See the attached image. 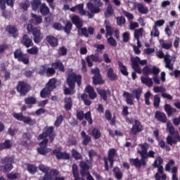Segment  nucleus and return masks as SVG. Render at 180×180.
Listing matches in <instances>:
<instances>
[{"label":"nucleus","mask_w":180,"mask_h":180,"mask_svg":"<svg viewBox=\"0 0 180 180\" xmlns=\"http://www.w3.org/2000/svg\"><path fill=\"white\" fill-rule=\"evenodd\" d=\"M148 158H155V152L154 150H150L147 152L143 158L141 160L139 158H130L129 162L131 165H134L136 168H141V167H147Z\"/></svg>","instance_id":"obj_1"},{"label":"nucleus","mask_w":180,"mask_h":180,"mask_svg":"<svg viewBox=\"0 0 180 180\" xmlns=\"http://www.w3.org/2000/svg\"><path fill=\"white\" fill-rule=\"evenodd\" d=\"M164 159L161 156H158L152 164L153 168H158V172L155 174V180H167V174H164Z\"/></svg>","instance_id":"obj_2"},{"label":"nucleus","mask_w":180,"mask_h":180,"mask_svg":"<svg viewBox=\"0 0 180 180\" xmlns=\"http://www.w3.org/2000/svg\"><path fill=\"white\" fill-rule=\"evenodd\" d=\"M141 94H143V89L138 88L134 89L131 94L127 91H124L122 96L125 98V101L127 105H130V106H131L134 105L133 98H136L139 102L140 101V98H141Z\"/></svg>","instance_id":"obj_3"},{"label":"nucleus","mask_w":180,"mask_h":180,"mask_svg":"<svg viewBox=\"0 0 180 180\" xmlns=\"http://www.w3.org/2000/svg\"><path fill=\"white\" fill-rule=\"evenodd\" d=\"M1 164H4V165H0V172H11L13 168V163L15 162V157L13 156H6L0 159Z\"/></svg>","instance_id":"obj_4"},{"label":"nucleus","mask_w":180,"mask_h":180,"mask_svg":"<svg viewBox=\"0 0 180 180\" xmlns=\"http://www.w3.org/2000/svg\"><path fill=\"white\" fill-rule=\"evenodd\" d=\"M75 83L78 86L82 84V76L77 75L75 72H72L68 75L67 78V84L70 89H75Z\"/></svg>","instance_id":"obj_5"},{"label":"nucleus","mask_w":180,"mask_h":180,"mask_svg":"<svg viewBox=\"0 0 180 180\" xmlns=\"http://www.w3.org/2000/svg\"><path fill=\"white\" fill-rule=\"evenodd\" d=\"M116 154H117V150L115 148H112L108 150V157L103 158L105 171H109V163L110 168H113V165L115 164V157H116Z\"/></svg>","instance_id":"obj_6"},{"label":"nucleus","mask_w":180,"mask_h":180,"mask_svg":"<svg viewBox=\"0 0 180 180\" xmlns=\"http://www.w3.org/2000/svg\"><path fill=\"white\" fill-rule=\"evenodd\" d=\"M27 31L30 34H32L34 42L36 44L41 43V40H43V34H41L40 29L33 26L32 24H27Z\"/></svg>","instance_id":"obj_7"},{"label":"nucleus","mask_w":180,"mask_h":180,"mask_svg":"<svg viewBox=\"0 0 180 180\" xmlns=\"http://www.w3.org/2000/svg\"><path fill=\"white\" fill-rule=\"evenodd\" d=\"M56 84H57V79H56V78L50 79L46 84V87L40 91V96L42 98H47V96L57 88Z\"/></svg>","instance_id":"obj_8"},{"label":"nucleus","mask_w":180,"mask_h":180,"mask_svg":"<svg viewBox=\"0 0 180 180\" xmlns=\"http://www.w3.org/2000/svg\"><path fill=\"white\" fill-rule=\"evenodd\" d=\"M71 21L78 30H81V33L83 36H84V37H89V34H88V30L86 27L82 28L84 26V21L81 20L79 16L77 15L72 16Z\"/></svg>","instance_id":"obj_9"},{"label":"nucleus","mask_w":180,"mask_h":180,"mask_svg":"<svg viewBox=\"0 0 180 180\" xmlns=\"http://www.w3.org/2000/svg\"><path fill=\"white\" fill-rule=\"evenodd\" d=\"M13 117L16 119V120L23 122V123L28 124V126H34L37 123L36 119H32V117L29 116H25L23 115V112H13Z\"/></svg>","instance_id":"obj_10"},{"label":"nucleus","mask_w":180,"mask_h":180,"mask_svg":"<svg viewBox=\"0 0 180 180\" xmlns=\"http://www.w3.org/2000/svg\"><path fill=\"white\" fill-rule=\"evenodd\" d=\"M44 130L45 131L39 135V139L43 140L46 139V137H49L50 143H53L54 141V139H56V131H54V127H45Z\"/></svg>","instance_id":"obj_11"},{"label":"nucleus","mask_w":180,"mask_h":180,"mask_svg":"<svg viewBox=\"0 0 180 180\" xmlns=\"http://www.w3.org/2000/svg\"><path fill=\"white\" fill-rule=\"evenodd\" d=\"M15 89L20 94V96H26L28 92L30 91V89H32V86L26 82L19 81Z\"/></svg>","instance_id":"obj_12"},{"label":"nucleus","mask_w":180,"mask_h":180,"mask_svg":"<svg viewBox=\"0 0 180 180\" xmlns=\"http://www.w3.org/2000/svg\"><path fill=\"white\" fill-rule=\"evenodd\" d=\"M91 72L94 75L91 78L93 85H103L105 84V80L102 77L99 68H96L95 69H91Z\"/></svg>","instance_id":"obj_13"},{"label":"nucleus","mask_w":180,"mask_h":180,"mask_svg":"<svg viewBox=\"0 0 180 180\" xmlns=\"http://www.w3.org/2000/svg\"><path fill=\"white\" fill-rule=\"evenodd\" d=\"M131 63L132 64L133 70L136 71L137 74H141L142 72L140 65H147V60H141L139 56L131 58ZM139 64H140V65Z\"/></svg>","instance_id":"obj_14"},{"label":"nucleus","mask_w":180,"mask_h":180,"mask_svg":"<svg viewBox=\"0 0 180 180\" xmlns=\"http://www.w3.org/2000/svg\"><path fill=\"white\" fill-rule=\"evenodd\" d=\"M14 58L18 60L20 63H22L25 65H27L30 63L29 56L26 53H24L22 49H15L14 53Z\"/></svg>","instance_id":"obj_15"},{"label":"nucleus","mask_w":180,"mask_h":180,"mask_svg":"<svg viewBox=\"0 0 180 180\" xmlns=\"http://www.w3.org/2000/svg\"><path fill=\"white\" fill-rule=\"evenodd\" d=\"M47 144H49L48 139H43L42 141L39 142V147L37 148L38 154L40 155H46L49 154V153H51V148H49Z\"/></svg>","instance_id":"obj_16"},{"label":"nucleus","mask_w":180,"mask_h":180,"mask_svg":"<svg viewBox=\"0 0 180 180\" xmlns=\"http://www.w3.org/2000/svg\"><path fill=\"white\" fill-rule=\"evenodd\" d=\"M94 1L96 6L92 2H88L86 4L87 9L90 11L91 13H100L101 9L99 8L103 5V3L101 0H94Z\"/></svg>","instance_id":"obj_17"},{"label":"nucleus","mask_w":180,"mask_h":180,"mask_svg":"<svg viewBox=\"0 0 180 180\" xmlns=\"http://www.w3.org/2000/svg\"><path fill=\"white\" fill-rule=\"evenodd\" d=\"M142 72L143 75H146L147 77H148V75H151V74H153V75H158L160 74V68L154 66L151 69L148 65H146L143 68Z\"/></svg>","instance_id":"obj_18"},{"label":"nucleus","mask_w":180,"mask_h":180,"mask_svg":"<svg viewBox=\"0 0 180 180\" xmlns=\"http://www.w3.org/2000/svg\"><path fill=\"white\" fill-rule=\"evenodd\" d=\"M52 154H55L58 160H70V153L61 152V148H60L53 150Z\"/></svg>","instance_id":"obj_19"},{"label":"nucleus","mask_w":180,"mask_h":180,"mask_svg":"<svg viewBox=\"0 0 180 180\" xmlns=\"http://www.w3.org/2000/svg\"><path fill=\"white\" fill-rule=\"evenodd\" d=\"M144 130V127L139 120H134V124L132 125L131 132L134 136H137V133H140Z\"/></svg>","instance_id":"obj_20"},{"label":"nucleus","mask_w":180,"mask_h":180,"mask_svg":"<svg viewBox=\"0 0 180 180\" xmlns=\"http://www.w3.org/2000/svg\"><path fill=\"white\" fill-rule=\"evenodd\" d=\"M20 43L22 44V46H25L26 49H29L30 47H33V46H34L32 38H30V37L26 34L22 35Z\"/></svg>","instance_id":"obj_21"},{"label":"nucleus","mask_w":180,"mask_h":180,"mask_svg":"<svg viewBox=\"0 0 180 180\" xmlns=\"http://www.w3.org/2000/svg\"><path fill=\"white\" fill-rule=\"evenodd\" d=\"M178 141L180 143V136L179 133L176 132L174 134V138L172 136L169 135L166 137V143L169 146H173L174 144H176Z\"/></svg>","instance_id":"obj_22"},{"label":"nucleus","mask_w":180,"mask_h":180,"mask_svg":"<svg viewBox=\"0 0 180 180\" xmlns=\"http://www.w3.org/2000/svg\"><path fill=\"white\" fill-rule=\"evenodd\" d=\"M139 147L141 150H137V153L139 154L141 160H143V157L147 154L148 148H150V145L147 143H143L140 144Z\"/></svg>","instance_id":"obj_23"},{"label":"nucleus","mask_w":180,"mask_h":180,"mask_svg":"<svg viewBox=\"0 0 180 180\" xmlns=\"http://www.w3.org/2000/svg\"><path fill=\"white\" fill-rule=\"evenodd\" d=\"M60 172L56 169H51L49 174H45L39 180H53V176H58Z\"/></svg>","instance_id":"obj_24"},{"label":"nucleus","mask_w":180,"mask_h":180,"mask_svg":"<svg viewBox=\"0 0 180 180\" xmlns=\"http://www.w3.org/2000/svg\"><path fill=\"white\" fill-rule=\"evenodd\" d=\"M79 167L81 168L80 174L82 176H86V175H88L89 172V165L86 163L85 161H80L79 162Z\"/></svg>","instance_id":"obj_25"},{"label":"nucleus","mask_w":180,"mask_h":180,"mask_svg":"<svg viewBox=\"0 0 180 180\" xmlns=\"http://www.w3.org/2000/svg\"><path fill=\"white\" fill-rule=\"evenodd\" d=\"M70 11L71 12H77V11H78L79 15H81V16H85V15H86V11L84 9V4H77L76 6H75L74 7H72Z\"/></svg>","instance_id":"obj_26"},{"label":"nucleus","mask_w":180,"mask_h":180,"mask_svg":"<svg viewBox=\"0 0 180 180\" xmlns=\"http://www.w3.org/2000/svg\"><path fill=\"white\" fill-rule=\"evenodd\" d=\"M84 92L86 94H89V99L94 100L96 98V92H95V89L92 87L91 85H87L84 89Z\"/></svg>","instance_id":"obj_27"},{"label":"nucleus","mask_w":180,"mask_h":180,"mask_svg":"<svg viewBox=\"0 0 180 180\" xmlns=\"http://www.w3.org/2000/svg\"><path fill=\"white\" fill-rule=\"evenodd\" d=\"M46 40L51 47H57L58 46V39L54 36L48 35L46 37Z\"/></svg>","instance_id":"obj_28"},{"label":"nucleus","mask_w":180,"mask_h":180,"mask_svg":"<svg viewBox=\"0 0 180 180\" xmlns=\"http://www.w3.org/2000/svg\"><path fill=\"white\" fill-rule=\"evenodd\" d=\"M155 119H157L158 122H161V123H167V115L165 112H162L161 111H156L155 113Z\"/></svg>","instance_id":"obj_29"},{"label":"nucleus","mask_w":180,"mask_h":180,"mask_svg":"<svg viewBox=\"0 0 180 180\" xmlns=\"http://www.w3.org/2000/svg\"><path fill=\"white\" fill-rule=\"evenodd\" d=\"M6 32H8V33H9V34H13V37L14 38L18 37V27L15 26V25H8L6 27Z\"/></svg>","instance_id":"obj_30"},{"label":"nucleus","mask_w":180,"mask_h":180,"mask_svg":"<svg viewBox=\"0 0 180 180\" xmlns=\"http://www.w3.org/2000/svg\"><path fill=\"white\" fill-rule=\"evenodd\" d=\"M51 66L55 70H58L60 72H65V68H64V65L61 60H57L51 64Z\"/></svg>","instance_id":"obj_31"},{"label":"nucleus","mask_w":180,"mask_h":180,"mask_svg":"<svg viewBox=\"0 0 180 180\" xmlns=\"http://www.w3.org/2000/svg\"><path fill=\"white\" fill-rule=\"evenodd\" d=\"M107 77L110 81H117V75L115 73L112 68H109L107 70Z\"/></svg>","instance_id":"obj_32"},{"label":"nucleus","mask_w":180,"mask_h":180,"mask_svg":"<svg viewBox=\"0 0 180 180\" xmlns=\"http://www.w3.org/2000/svg\"><path fill=\"white\" fill-rule=\"evenodd\" d=\"M12 141L9 139H6L4 142L0 143V151L3 150H10L12 148Z\"/></svg>","instance_id":"obj_33"},{"label":"nucleus","mask_w":180,"mask_h":180,"mask_svg":"<svg viewBox=\"0 0 180 180\" xmlns=\"http://www.w3.org/2000/svg\"><path fill=\"white\" fill-rule=\"evenodd\" d=\"M164 109L169 117L172 116L173 113H176V108H172L169 104H165Z\"/></svg>","instance_id":"obj_34"},{"label":"nucleus","mask_w":180,"mask_h":180,"mask_svg":"<svg viewBox=\"0 0 180 180\" xmlns=\"http://www.w3.org/2000/svg\"><path fill=\"white\" fill-rule=\"evenodd\" d=\"M72 175L75 178L73 180H85V179H81L79 177V173L78 172V166L77 165V164L72 165Z\"/></svg>","instance_id":"obj_35"},{"label":"nucleus","mask_w":180,"mask_h":180,"mask_svg":"<svg viewBox=\"0 0 180 180\" xmlns=\"http://www.w3.org/2000/svg\"><path fill=\"white\" fill-rule=\"evenodd\" d=\"M81 136L84 138L82 142V144L83 146H88V144H89V143H91V141H92V139H91L89 135L86 134V132H85V131H82L81 132Z\"/></svg>","instance_id":"obj_36"},{"label":"nucleus","mask_w":180,"mask_h":180,"mask_svg":"<svg viewBox=\"0 0 180 180\" xmlns=\"http://www.w3.org/2000/svg\"><path fill=\"white\" fill-rule=\"evenodd\" d=\"M24 102L25 105H28V108L30 109L32 108V105H36V103H37V99L35 97L30 96L25 98Z\"/></svg>","instance_id":"obj_37"},{"label":"nucleus","mask_w":180,"mask_h":180,"mask_svg":"<svg viewBox=\"0 0 180 180\" xmlns=\"http://www.w3.org/2000/svg\"><path fill=\"white\" fill-rule=\"evenodd\" d=\"M141 81L142 84H145V85L148 86V88H151V86L154 85V82H153V79L150 78L149 77H141Z\"/></svg>","instance_id":"obj_38"},{"label":"nucleus","mask_w":180,"mask_h":180,"mask_svg":"<svg viewBox=\"0 0 180 180\" xmlns=\"http://www.w3.org/2000/svg\"><path fill=\"white\" fill-rule=\"evenodd\" d=\"M171 61H172V59H171V55H165V63L166 64V68H169V70H174V65L171 64Z\"/></svg>","instance_id":"obj_39"},{"label":"nucleus","mask_w":180,"mask_h":180,"mask_svg":"<svg viewBox=\"0 0 180 180\" xmlns=\"http://www.w3.org/2000/svg\"><path fill=\"white\" fill-rule=\"evenodd\" d=\"M65 102V110H71L72 108V99L71 97H65L64 98Z\"/></svg>","instance_id":"obj_40"},{"label":"nucleus","mask_w":180,"mask_h":180,"mask_svg":"<svg viewBox=\"0 0 180 180\" xmlns=\"http://www.w3.org/2000/svg\"><path fill=\"white\" fill-rule=\"evenodd\" d=\"M137 10L141 15H146L148 13V8L144 6V4L141 3L137 4Z\"/></svg>","instance_id":"obj_41"},{"label":"nucleus","mask_w":180,"mask_h":180,"mask_svg":"<svg viewBox=\"0 0 180 180\" xmlns=\"http://www.w3.org/2000/svg\"><path fill=\"white\" fill-rule=\"evenodd\" d=\"M63 30L68 36H70V34H71V30H72V22L68 21L65 27H63Z\"/></svg>","instance_id":"obj_42"},{"label":"nucleus","mask_w":180,"mask_h":180,"mask_svg":"<svg viewBox=\"0 0 180 180\" xmlns=\"http://www.w3.org/2000/svg\"><path fill=\"white\" fill-rule=\"evenodd\" d=\"M72 157L76 160H82V154H81L78 150L75 148L72 149L71 150Z\"/></svg>","instance_id":"obj_43"},{"label":"nucleus","mask_w":180,"mask_h":180,"mask_svg":"<svg viewBox=\"0 0 180 180\" xmlns=\"http://www.w3.org/2000/svg\"><path fill=\"white\" fill-rule=\"evenodd\" d=\"M38 169L44 174H50V171H51V168L50 167L44 164L39 165Z\"/></svg>","instance_id":"obj_44"},{"label":"nucleus","mask_w":180,"mask_h":180,"mask_svg":"<svg viewBox=\"0 0 180 180\" xmlns=\"http://www.w3.org/2000/svg\"><path fill=\"white\" fill-rule=\"evenodd\" d=\"M27 171L32 175H34L37 172V166L33 164H28L27 167Z\"/></svg>","instance_id":"obj_45"},{"label":"nucleus","mask_w":180,"mask_h":180,"mask_svg":"<svg viewBox=\"0 0 180 180\" xmlns=\"http://www.w3.org/2000/svg\"><path fill=\"white\" fill-rule=\"evenodd\" d=\"M118 65L120 69V72L122 74V75H124V77H127L129 75V72H127V68L123 65V63L119 61Z\"/></svg>","instance_id":"obj_46"},{"label":"nucleus","mask_w":180,"mask_h":180,"mask_svg":"<svg viewBox=\"0 0 180 180\" xmlns=\"http://www.w3.org/2000/svg\"><path fill=\"white\" fill-rule=\"evenodd\" d=\"M91 136L95 139V140H98V139H101L102 133L99 129L94 128L91 131Z\"/></svg>","instance_id":"obj_47"},{"label":"nucleus","mask_w":180,"mask_h":180,"mask_svg":"<svg viewBox=\"0 0 180 180\" xmlns=\"http://www.w3.org/2000/svg\"><path fill=\"white\" fill-rule=\"evenodd\" d=\"M96 92L100 95L101 99L103 101H108V93H106V90L96 89Z\"/></svg>","instance_id":"obj_48"},{"label":"nucleus","mask_w":180,"mask_h":180,"mask_svg":"<svg viewBox=\"0 0 180 180\" xmlns=\"http://www.w3.org/2000/svg\"><path fill=\"white\" fill-rule=\"evenodd\" d=\"M40 12L43 16H46L50 13V9L47 7L46 4H42L40 7Z\"/></svg>","instance_id":"obj_49"},{"label":"nucleus","mask_w":180,"mask_h":180,"mask_svg":"<svg viewBox=\"0 0 180 180\" xmlns=\"http://www.w3.org/2000/svg\"><path fill=\"white\" fill-rule=\"evenodd\" d=\"M41 5V1L40 0H32V2L31 3V6L32 8V11H37L39 9V7Z\"/></svg>","instance_id":"obj_50"},{"label":"nucleus","mask_w":180,"mask_h":180,"mask_svg":"<svg viewBox=\"0 0 180 180\" xmlns=\"http://www.w3.org/2000/svg\"><path fill=\"white\" fill-rule=\"evenodd\" d=\"M143 30L144 29L143 27L134 30V36L136 40L140 39V36H143Z\"/></svg>","instance_id":"obj_51"},{"label":"nucleus","mask_w":180,"mask_h":180,"mask_svg":"<svg viewBox=\"0 0 180 180\" xmlns=\"http://www.w3.org/2000/svg\"><path fill=\"white\" fill-rule=\"evenodd\" d=\"M160 103H161V97L160 95L156 94L154 96L153 106L154 108H160Z\"/></svg>","instance_id":"obj_52"},{"label":"nucleus","mask_w":180,"mask_h":180,"mask_svg":"<svg viewBox=\"0 0 180 180\" xmlns=\"http://www.w3.org/2000/svg\"><path fill=\"white\" fill-rule=\"evenodd\" d=\"M158 146L160 147V148L165 149L166 151H171V147L167 145V143H165V141L164 140H160V141L158 143Z\"/></svg>","instance_id":"obj_53"},{"label":"nucleus","mask_w":180,"mask_h":180,"mask_svg":"<svg viewBox=\"0 0 180 180\" xmlns=\"http://www.w3.org/2000/svg\"><path fill=\"white\" fill-rule=\"evenodd\" d=\"M89 58H91V61H94V63H102V60L101 58H99V53H98L90 55Z\"/></svg>","instance_id":"obj_54"},{"label":"nucleus","mask_w":180,"mask_h":180,"mask_svg":"<svg viewBox=\"0 0 180 180\" xmlns=\"http://www.w3.org/2000/svg\"><path fill=\"white\" fill-rule=\"evenodd\" d=\"M27 53L31 56H36V54H39V48L37 46H33L27 49Z\"/></svg>","instance_id":"obj_55"},{"label":"nucleus","mask_w":180,"mask_h":180,"mask_svg":"<svg viewBox=\"0 0 180 180\" xmlns=\"http://www.w3.org/2000/svg\"><path fill=\"white\" fill-rule=\"evenodd\" d=\"M63 120H64V116L63 115H58L54 122V126L56 127H60V126H61V123H63Z\"/></svg>","instance_id":"obj_56"},{"label":"nucleus","mask_w":180,"mask_h":180,"mask_svg":"<svg viewBox=\"0 0 180 180\" xmlns=\"http://www.w3.org/2000/svg\"><path fill=\"white\" fill-rule=\"evenodd\" d=\"M84 119L88 121L89 124H92L94 123V120H92V114H91V111H88L84 114Z\"/></svg>","instance_id":"obj_57"},{"label":"nucleus","mask_w":180,"mask_h":180,"mask_svg":"<svg viewBox=\"0 0 180 180\" xmlns=\"http://www.w3.org/2000/svg\"><path fill=\"white\" fill-rule=\"evenodd\" d=\"M32 19L31 20H34L37 25H40L43 19L41 18V15H37L34 13H32Z\"/></svg>","instance_id":"obj_58"},{"label":"nucleus","mask_w":180,"mask_h":180,"mask_svg":"<svg viewBox=\"0 0 180 180\" xmlns=\"http://www.w3.org/2000/svg\"><path fill=\"white\" fill-rule=\"evenodd\" d=\"M7 178L8 179L10 180H14V179H19V178H20V174L19 173H8L7 174Z\"/></svg>","instance_id":"obj_59"},{"label":"nucleus","mask_w":180,"mask_h":180,"mask_svg":"<svg viewBox=\"0 0 180 180\" xmlns=\"http://www.w3.org/2000/svg\"><path fill=\"white\" fill-rule=\"evenodd\" d=\"M117 26H123L126 23V18L123 16L116 18Z\"/></svg>","instance_id":"obj_60"},{"label":"nucleus","mask_w":180,"mask_h":180,"mask_svg":"<svg viewBox=\"0 0 180 180\" xmlns=\"http://www.w3.org/2000/svg\"><path fill=\"white\" fill-rule=\"evenodd\" d=\"M107 41L111 47H116L117 46V41L115 40V38L113 37H110L107 39Z\"/></svg>","instance_id":"obj_61"},{"label":"nucleus","mask_w":180,"mask_h":180,"mask_svg":"<svg viewBox=\"0 0 180 180\" xmlns=\"http://www.w3.org/2000/svg\"><path fill=\"white\" fill-rule=\"evenodd\" d=\"M151 37H158L160 38V30L155 27H153V30L150 32Z\"/></svg>","instance_id":"obj_62"},{"label":"nucleus","mask_w":180,"mask_h":180,"mask_svg":"<svg viewBox=\"0 0 180 180\" xmlns=\"http://www.w3.org/2000/svg\"><path fill=\"white\" fill-rule=\"evenodd\" d=\"M20 6L23 11H27L29 6H30V2L28 0H26L25 2L20 3Z\"/></svg>","instance_id":"obj_63"},{"label":"nucleus","mask_w":180,"mask_h":180,"mask_svg":"<svg viewBox=\"0 0 180 180\" xmlns=\"http://www.w3.org/2000/svg\"><path fill=\"white\" fill-rule=\"evenodd\" d=\"M67 53H68V51L67 50V48L65 46H62L59 48L58 51V55L60 56H67Z\"/></svg>","instance_id":"obj_64"}]
</instances>
